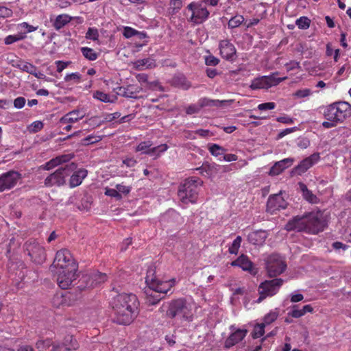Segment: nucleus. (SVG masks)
<instances>
[{
	"label": "nucleus",
	"mask_w": 351,
	"mask_h": 351,
	"mask_svg": "<svg viewBox=\"0 0 351 351\" xmlns=\"http://www.w3.org/2000/svg\"><path fill=\"white\" fill-rule=\"evenodd\" d=\"M279 161L275 162V164L271 167L269 170V175L271 176H277L279 175L281 172H282L285 169V166L283 165H279Z\"/></svg>",
	"instance_id": "47"
},
{
	"label": "nucleus",
	"mask_w": 351,
	"mask_h": 351,
	"mask_svg": "<svg viewBox=\"0 0 351 351\" xmlns=\"http://www.w3.org/2000/svg\"><path fill=\"white\" fill-rule=\"evenodd\" d=\"M142 88L139 86L129 85L126 87H121V94L125 97L128 98H138V94L141 92Z\"/></svg>",
	"instance_id": "26"
},
{
	"label": "nucleus",
	"mask_w": 351,
	"mask_h": 351,
	"mask_svg": "<svg viewBox=\"0 0 351 351\" xmlns=\"http://www.w3.org/2000/svg\"><path fill=\"white\" fill-rule=\"evenodd\" d=\"M304 299V295L298 292H293L290 294V300L291 302H298Z\"/></svg>",
	"instance_id": "62"
},
{
	"label": "nucleus",
	"mask_w": 351,
	"mask_h": 351,
	"mask_svg": "<svg viewBox=\"0 0 351 351\" xmlns=\"http://www.w3.org/2000/svg\"><path fill=\"white\" fill-rule=\"evenodd\" d=\"M278 315L279 311L277 308L270 311L267 314H266L264 316L263 323L265 324V326L271 324L275 320H276V319L278 317Z\"/></svg>",
	"instance_id": "37"
},
{
	"label": "nucleus",
	"mask_w": 351,
	"mask_h": 351,
	"mask_svg": "<svg viewBox=\"0 0 351 351\" xmlns=\"http://www.w3.org/2000/svg\"><path fill=\"white\" fill-rule=\"evenodd\" d=\"M242 239L240 236H237L233 241L232 245L229 247L228 251L230 254H237L241 246Z\"/></svg>",
	"instance_id": "46"
},
{
	"label": "nucleus",
	"mask_w": 351,
	"mask_h": 351,
	"mask_svg": "<svg viewBox=\"0 0 351 351\" xmlns=\"http://www.w3.org/2000/svg\"><path fill=\"white\" fill-rule=\"evenodd\" d=\"M324 116L326 119L322 123L324 128L335 127L351 116V105L346 101L335 102L326 108Z\"/></svg>",
	"instance_id": "2"
},
{
	"label": "nucleus",
	"mask_w": 351,
	"mask_h": 351,
	"mask_svg": "<svg viewBox=\"0 0 351 351\" xmlns=\"http://www.w3.org/2000/svg\"><path fill=\"white\" fill-rule=\"evenodd\" d=\"M230 329L232 332L225 341V347L227 348H230L242 341L247 332L246 329H237L234 330V328L233 326L230 327Z\"/></svg>",
	"instance_id": "20"
},
{
	"label": "nucleus",
	"mask_w": 351,
	"mask_h": 351,
	"mask_svg": "<svg viewBox=\"0 0 351 351\" xmlns=\"http://www.w3.org/2000/svg\"><path fill=\"white\" fill-rule=\"evenodd\" d=\"M267 237V232L260 230L249 234L248 240L254 245H262Z\"/></svg>",
	"instance_id": "25"
},
{
	"label": "nucleus",
	"mask_w": 351,
	"mask_h": 351,
	"mask_svg": "<svg viewBox=\"0 0 351 351\" xmlns=\"http://www.w3.org/2000/svg\"><path fill=\"white\" fill-rule=\"evenodd\" d=\"M265 325L263 323L256 324L252 331V337L254 339H257L262 337L265 333Z\"/></svg>",
	"instance_id": "43"
},
{
	"label": "nucleus",
	"mask_w": 351,
	"mask_h": 351,
	"mask_svg": "<svg viewBox=\"0 0 351 351\" xmlns=\"http://www.w3.org/2000/svg\"><path fill=\"white\" fill-rule=\"evenodd\" d=\"M266 269L269 276H277L281 274L286 269L287 265L279 254L269 255L266 261Z\"/></svg>",
	"instance_id": "10"
},
{
	"label": "nucleus",
	"mask_w": 351,
	"mask_h": 351,
	"mask_svg": "<svg viewBox=\"0 0 351 351\" xmlns=\"http://www.w3.org/2000/svg\"><path fill=\"white\" fill-rule=\"evenodd\" d=\"M85 116V113L80 110H74L69 112L60 119L61 124L75 123L82 119Z\"/></svg>",
	"instance_id": "21"
},
{
	"label": "nucleus",
	"mask_w": 351,
	"mask_h": 351,
	"mask_svg": "<svg viewBox=\"0 0 351 351\" xmlns=\"http://www.w3.org/2000/svg\"><path fill=\"white\" fill-rule=\"evenodd\" d=\"M219 48L221 56L227 60L232 61L236 56V49L228 40H223L219 42Z\"/></svg>",
	"instance_id": "19"
},
{
	"label": "nucleus",
	"mask_w": 351,
	"mask_h": 351,
	"mask_svg": "<svg viewBox=\"0 0 351 351\" xmlns=\"http://www.w3.org/2000/svg\"><path fill=\"white\" fill-rule=\"evenodd\" d=\"M73 156L71 154H64L57 156L46 162L43 166V169L45 170H50L62 163L69 162Z\"/></svg>",
	"instance_id": "23"
},
{
	"label": "nucleus",
	"mask_w": 351,
	"mask_h": 351,
	"mask_svg": "<svg viewBox=\"0 0 351 351\" xmlns=\"http://www.w3.org/2000/svg\"><path fill=\"white\" fill-rule=\"evenodd\" d=\"M93 97L104 103H112L115 99L114 97L110 96V95L100 90L94 92L93 94Z\"/></svg>",
	"instance_id": "32"
},
{
	"label": "nucleus",
	"mask_w": 351,
	"mask_h": 351,
	"mask_svg": "<svg viewBox=\"0 0 351 351\" xmlns=\"http://www.w3.org/2000/svg\"><path fill=\"white\" fill-rule=\"evenodd\" d=\"M196 308L197 305L193 301L180 298L169 304L167 315L181 322H191L193 319Z\"/></svg>",
	"instance_id": "3"
},
{
	"label": "nucleus",
	"mask_w": 351,
	"mask_h": 351,
	"mask_svg": "<svg viewBox=\"0 0 351 351\" xmlns=\"http://www.w3.org/2000/svg\"><path fill=\"white\" fill-rule=\"evenodd\" d=\"M10 63L14 67H16L23 71L27 72L29 74H31L33 72V70L34 69V65L25 62L21 59H17L16 60H11Z\"/></svg>",
	"instance_id": "29"
},
{
	"label": "nucleus",
	"mask_w": 351,
	"mask_h": 351,
	"mask_svg": "<svg viewBox=\"0 0 351 351\" xmlns=\"http://www.w3.org/2000/svg\"><path fill=\"white\" fill-rule=\"evenodd\" d=\"M168 149L167 144H161L158 146L152 147L150 153L151 156H154L155 158L159 157L162 154L165 152Z\"/></svg>",
	"instance_id": "40"
},
{
	"label": "nucleus",
	"mask_w": 351,
	"mask_h": 351,
	"mask_svg": "<svg viewBox=\"0 0 351 351\" xmlns=\"http://www.w3.org/2000/svg\"><path fill=\"white\" fill-rule=\"evenodd\" d=\"M26 38L25 34L8 35L4 38V43L7 45H12L14 43L23 40Z\"/></svg>",
	"instance_id": "42"
},
{
	"label": "nucleus",
	"mask_w": 351,
	"mask_h": 351,
	"mask_svg": "<svg viewBox=\"0 0 351 351\" xmlns=\"http://www.w3.org/2000/svg\"><path fill=\"white\" fill-rule=\"evenodd\" d=\"M152 143L151 141H143L140 143L136 147V152H141L150 156Z\"/></svg>",
	"instance_id": "38"
},
{
	"label": "nucleus",
	"mask_w": 351,
	"mask_h": 351,
	"mask_svg": "<svg viewBox=\"0 0 351 351\" xmlns=\"http://www.w3.org/2000/svg\"><path fill=\"white\" fill-rule=\"evenodd\" d=\"M202 182L199 179L191 178L186 180L179 187L178 192L180 201L184 204L195 203L197 198L199 186Z\"/></svg>",
	"instance_id": "4"
},
{
	"label": "nucleus",
	"mask_w": 351,
	"mask_h": 351,
	"mask_svg": "<svg viewBox=\"0 0 351 351\" xmlns=\"http://www.w3.org/2000/svg\"><path fill=\"white\" fill-rule=\"evenodd\" d=\"M320 159L319 153H314L310 156L304 158L300 164L295 167L294 171L298 175H302L310 169L315 164L317 163Z\"/></svg>",
	"instance_id": "18"
},
{
	"label": "nucleus",
	"mask_w": 351,
	"mask_h": 351,
	"mask_svg": "<svg viewBox=\"0 0 351 351\" xmlns=\"http://www.w3.org/2000/svg\"><path fill=\"white\" fill-rule=\"evenodd\" d=\"M285 66L287 71L288 72L300 68V62L295 60H291L289 62L286 63Z\"/></svg>",
	"instance_id": "59"
},
{
	"label": "nucleus",
	"mask_w": 351,
	"mask_h": 351,
	"mask_svg": "<svg viewBox=\"0 0 351 351\" xmlns=\"http://www.w3.org/2000/svg\"><path fill=\"white\" fill-rule=\"evenodd\" d=\"M287 203L281 194L270 195L267 202V211L271 214L287 208Z\"/></svg>",
	"instance_id": "17"
},
{
	"label": "nucleus",
	"mask_w": 351,
	"mask_h": 351,
	"mask_svg": "<svg viewBox=\"0 0 351 351\" xmlns=\"http://www.w3.org/2000/svg\"><path fill=\"white\" fill-rule=\"evenodd\" d=\"M219 62V59L212 55L208 56L205 58V63L208 66H216Z\"/></svg>",
	"instance_id": "57"
},
{
	"label": "nucleus",
	"mask_w": 351,
	"mask_h": 351,
	"mask_svg": "<svg viewBox=\"0 0 351 351\" xmlns=\"http://www.w3.org/2000/svg\"><path fill=\"white\" fill-rule=\"evenodd\" d=\"M105 195L109 197H114L117 199H121L122 198V195L119 194V192L116 189H105Z\"/></svg>",
	"instance_id": "49"
},
{
	"label": "nucleus",
	"mask_w": 351,
	"mask_h": 351,
	"mask_svg": "<svg viewBox=\"0 0 351 351\" xmlns=\"http://www.w3.org/2000/svg\"><path fill=\"white\" fill-rule=\"evenodd\" d=\"M116 188L117 191L119 192V194L128 195L132 189V187L130 186H125L121 184H119L116 185Z\"/></svg>",
	"instance_id": "58"
},
{
	"label": "nucleus",
	"mask_w": 351,
	"mask_h": 351,
	"mask_svg": "<svg viewBox=\"0 0 351 351\" xmlns=\"http://www.w3.org/2000/svg\"><path fill=\"white\" fill-rule=\"evenodd\" d=\"M80 79L81 75L77 72L66 74L64 77V81L67 82L71 81L79 82Z\"/></svg>",
	"instance_id": "52"
},
{
	"label": "nucleus",
	"mask_w": 351,
	"mask_h": 351,
	"mask_svg": "<svg viewBox=\"0 0 351 351\" xmlns=\"http://www.w3.org/2000/svg\"><path fill=\"white\" fill-rule=\"evenodd\" d=\"M230 265L233 267H239L243 271L252 272L253 269V263L249 258L244 254L239 256L235 261H232Z\"/></svg>",
	"instance_id": "22"
},
{
	"label": "nucleus",
	"mask_w": 351,
	"mask_h": 351,
	"mask_svg": "<svg viewBox=\"0 0 351 351\" xmlns=\"http://www.w3.org/2000/svg\"><path fill=\"white\" fill-rule=\"evenodd\" d=\"M77 270L67 269L64 270H58L57 282L59 287L62 289H66L70 287L73 282L76 279Z\"/></svg>",
	"instance_id": "16"
},
{
	"label": "nucleus",
	"mask_w": 351,
	"mask_h": 351,
	"mask_svg": "<svg viewBox=\"0 0 351 351\" xmlns=\"http://www.w3.org/2000/svg\"><path fill=\"white\" fill-rule=\"evenodd\" d=\"M288 315L294 318H300L304 315L302 309H298V305H293L291 311L288 313Z\"/></svg>",
	"instance_id": "50"
},
{
	"label": "nucleus",
	"mask_w": 351,
	"mask_h": 351,
	"mask_svg": "<svg viewBox=\"0 0 351 351\" xmlns=\"http://www.w3.org/2000/svg\"><path fill=\"white\" fill-rule=\"evenodd\" d=\"M18 26L22 29H26V33H31L38 29V26H33L29 25L27 22H23L18 25Z\"/></svg>",
	"instance_id": "56"
},
{
	"label": "nucleus",
	"mask_w": 351,
	"mask_h": 351,
	"mask_svg": "<svg viewBox=\"0 0 351 351\" xmlns=\"http://www.w3.org/2000/svg\"><path fill=\"white\" fill-rule=\"evenodd\" d=\"M21 178V174L15 171H10L0 175V192L14 187Z\"/></svg>",
	"instance_id": "15"
},
{
	"label": "nucleus",
	"mask_w": 351,
	"mask_h": 351,
	"mask_svg": "<svg viewBox=\"0 0 351 351\" xmlns=\"http://www.w3.org/2000/svg\"><path fill=\"white\" fill-rule=\"evenodd\" d=\"M250 87L253 90L261 88H269L266 81V76H261L260 77L253 80Z\"/></svg>",
	"instance_id": "33"
},
{
	"label": "nucleus",
	"mask_w": 351,
	"mask_h": 351,
	"mask_svg": "<svg viewBox=\"0 0 351 351\" xmlns=\"http://www.w3.org/2000/svg\"><path fill=\"white\" fill-rule=\"evenodd\" d=\"M113 302L123 306L125 310L138 313L139 302L136 295L132 293H121L114 298Z\"/></svg>",
	"instance_id": "14"
},
{
	"label": "nucleus",
	"mask_w": 351,
	"mask_h": 351,
	"mask_svg": "<svg viewBox=\"0 0 351 351\" xmlns=\"http://www.w3.org/2000/svg\"><path fill=\"white\" fill-rule=\"evenodd\" d=\"M76 169V165L71 162L64 167L58 169L55 172L48 176L44 182L47 187L61 186L66 182V178L70 173Z\"/></svg>",
	"instance_id": "6"
},
{
	"label": "nucleus",
	"mask_w": 351,
	"mask_h": 351,
	"mask_svg": "<svg viewBox=\"0 0 351 351\" xmlns=\"http://www.w3.org/2000/svg\"><path fill=\"white\" fill-rule=\"evenodd\" d=\"M43 123L42 121H34L29 127V130L32 132H37L43 128Z\"/></svg>",
	"instance_id": "53"
},
{
	"label": "nucleus",
	"mask_w": 351,
	"mask_h": 351,
	"mask_svg": "<svg viewBox=\"0 0 351 351\" xmlns=\"http://www.w3.org/2000/svg\"><path fill=\"white\" fill-rule=\"evenodd\" d=\"M299 189L302 192L303 197L311 204H317L319 202V198L314 195L312 191H309L306 184L302 182L298 184Z\"/></svg>",
	"instance_id": "28"
},
{
	"label": "nucleus",
	"mask_w": 351,
	"mask_h": 351,
	"mask_svg": "<svg viewBox=\"0 0 351 351\" xmlns=\"http://www.w3.org/2000/svg\"><path fill=\"white\" fill-rule=\"evenodd\" d=\"M324 221L322 213L319 211L310 213L306 216L295 217L290 220L286 225L287 231L295 230L298 232H306L317 234L323 230Z\"/></svg>",
	"instance_id": "1"
},
{
	"label": "nucleus",
	"mask_w": 351,
	"mask_h": 351,
	"mask_svg": "<svg viewBox=\"0 0 351 351\" xmlns=\"http://www.w3.org/2000/svg\"><path fill=\"white\" fill-rule=\"evenodd\" d=\"M26 100L23 97H19L14 100V106L17 109H21L24 107Z\"/></svg>",
	"instance_id": "61"
},
{
	"label": "nucleus",
	"mask_w": 351,
	"mask_h": 351,
	"mask_svg": "<svg viewBox=\"0 0 351 351\" xmlns=\"http://www.w3.org/2000/svg\"><path fill=\"white\" fill-rule=\"evenodd\" d=\"M311 23L310 19L306 16H301L295 21L296 25L299 29H306L309 27Z\"/></svg>",
	"instance_id": "45"
},
{
	"label": "nucleus",
	"mask_w": 351,
	"mask_h": 351,
	"mask_svg": "<svg viewBox=\"0 0 351 351\" xmlns=\"http://www.w3.org/2000/svg\"><path fill=\"white\" fill-rule=\"evenodd\" d=\"M25 251L31 259L36 263H41L45 259V251L36 240L30 239L24 245Z\"/></svg>",
	"instance_id": "13"
},
{
	"label": "nucleus",
	"mask_w": 351,
	"mask_h": 351,
	"mask_svg": "<svg viewBox=\"0 0 351 351\" xmlns=\"http://www.w3.org/2000/svg\"><path fill=\"white\" fill-rule=\"evenodd\" d=\"M145 282L152 290L157 293L165 294L171 290L175 285L176 280L173 278L166 280L159 279L155 275L154 267H150L147 271Z\"/></svg>",
	"instance_id": "5"
},
{
	"label": "nucleus",
	"mask_w": 351,
	"mask_h": 351,
	"mask_svg": "<svg viewBox=\"0 0 351 351\" xmlns=\"http://www.w3.org/2000/svg\"><path fill=\"white\" fill-rule=\"evenodd\" d=\"M230 101L227 100H219V99H210L206 97L201 98L197 101V105L199 106V110L205 106H222L225 103L230 102Z\"/></svg>",
	"instance_id": "30"
},
{
	"label": "nucleus",
	"mask_w": 351,
	"mask_h": 351,
	"mask_svg": "<svg viewBox=\"0 0 351 351\" xmlns=\"http://www.w3.org/2000/svg\"><path fill=\"white\" fill-rule=\"evenodd\" d=\"M278 74V72L271 73L269 75L266 76V81L267 83L268 88L279 84L280 82L287 79V77H276V76Z\"/></svg>",
	"instance_id": "34"
},
{
	"label": "nucleus",
	"mask_w": 351,
	"mask_h": 351,
	"mask_svg": "<svg viewBox=\"0 0 351 351\" xmlns=\"http://www.w3.org/2000/svg\"><path fill=\"white\" fill-rule=\"evenodd\" d=\"M208 147L210 153L215 157L221 158L226 152V149L225 148L219 146L217 144H208Z\"/></svg>",
	"instance_id": "35"
},
{
	"label": "nucleus",
	"mask_w": 351,
	"mask_h": 351,
	"mask_svg": "<svg viewBox=\"0 0 351 351\" xmlns=\"http://www.w3.org/2000/svg\"><path fill=\"white\" fill-rule=\"evenodd\" d=\"M112 309L113 321L120 325L130 324L138 315V313L123 309V306L114 302H112Z\"/></svg>",
	"instance_id": "11"
},
{
	"label": "nucleus",
	"mask_w": 351,
	"mask_h": 351,
	"mask_svg": "<svg viewBox=\"0 0 351 351\" xmlns=\"http://www.w3.org/2000/svg\"><path fill=\"white\" fill-rule=\"evenodd\" d=\"M86 38L87 39H90L93 40H96L99 38V33L97 29L90 27L88 28L86 34Z\"/></svg>",
	"instance_id": "51"
},
{
	"label": "nucleus",
	"mask_w": 351,
	"mask_h": 351,
	"mask_svg": "<svg viewBox=\"0 0 351 351\" xmlns=\"http://www.w3.org/2000/svg\"><path fill=\"white\" fill-rule=\"evenodd\" d=\"M138 34V31L130 27H125L123 35L124 37L129 38Z\"/></svg>",
	"instance_id": "55"
},
{
	"label": "nucleus",
	"mask_w": 351,
	"mask_h": 351,
	"mask_svg": "<svg viewBox=\"0 0 351 351\" xmlns=\"http://www.w3.org/2000/svg\"><path fill=\"white\" fill-rule=\"evenodd\" d=\"M12 14V11L4 6H0V17L1 18H7L11 16Z\"/></svg>",
	"instance_id": "63"
},
{
	"label": "nucleus",
	"mask_w": 351,
	"mask_h": 351,
	"mask_svg": "<svg viewBox=\"0 0 351 351\" xmlns=\"http://www.w3.org/2000/svg\"><path fill=\"white\" fill-rule=\"evenodd\" d=\"M283 280L280 278H275L262 282L258 287L259 298L256 302H261L265 298L271 297L276 294L282 286Z\"/></svg>",
	"instance_id": "9"
},
{
	"label": "nucleus",
	"mask_w": 351,
	"mask_h": 351,
	"mask_svg": "<svg viewBox=\"0 0 351 351\" xmlns=\"http://www.w3.org/2000/svg\"><path fill=\"white\" fill-rule=\"evenodd\" d=\"M295 119L291 118L287 115H283L276 118V121L285 124H291L294 123Z\"/></svg>",
	"instance_id": "60"
},
{
	"label": "nucleus",
	"mask_w": 351,
	"mask_h": 351,
	"mask_svg": "<svg viewBox=\"0 0 351 351\" xmlns=\"http://www.w3.org/2000/svg\"><path fill=\"white\" fill-rule=\"evenodd\" d=\"M244 17L242 15H236L232 17L228 23V27L233 29L239 27L244 22Z\"/></svg>",
	"instance_id": "41"
},
{
	"label": "nucleus",
	"mask_w": 351,
	"mask_h": 351,
	"mask_svg": "<svg viewBox=\"0 0 351 351\" xmlns=\"http://www.w3.org/2000/svg\"><path fill=\"white\" fill-rule=\"evenodd\" d=\"M62 348V351L76 350L79 344L73 335H68L65 336L62 343L59 345Z\"/></svg>",
	"instance_id": "27"
},
{
	"label": "nucleus",
	"mask_w": 351,
	"mask_h": 351,
	"mask_svg": "<svg viewBox=\"0 0 351 351\" xmlns=\"http://www.w3.org/2000/svg\"><path fill=\"white\" fill-rule=\"evenodd\" d=\"M342 233L351 237V218H348L346 224L343 228Z\"/></svg>",
	"instance_id": "64"
},
{
	"label": "nucleus",
	"mask_w": 351,
	"mask_h": 351,
	"mask_svg": "<svg viewBox=\"0 0 351 351\" xmlns=\"http://www.w3.org/2000/svg\"><path fill=\"white\" fill-rule=\"evenodd\" d=\"M107 280L106 274L99 271H93L86 274L80 279V285H78V289L84 290L86 289L93 288L101 283L104 282Z\"/></svg>",
	"instance_id": "12"
},
{
	"label": "nucleus",
	"mask_w": 351,
	"mask_h": 351,
	"mask_svg": "<svg viewBox=\"0 0 351 351\" xmlns=\"http://www.w3.org/2000/svg\"><path fill=\"white\" fill-rule=\"evenodd\" d=\"M87 170L84 169H81L74 172L70 178V187L74 188L80 185L83 180L87 176Z\"/></svg>",
	"instance_id": "24"
},
{
	"label": "nucleus",
	"mask_w": 351,
	"mask_h": 351,
	"mask_svg": "<svg viewBox=\"0 0 351 351\" xmlns=\"http://www.w3.org/2000/svg\"><path fill=\"white\" fill-rule=\"evenodd\" d=\"M186 9L191 13L189 21L194 24L204 23L210 14L209 11L201 1L191 2L187 5Z\"/></svg>",
	"instance_id": "7"
},
{
	"label": "nucleus",
	"mask_w": 351,
	"mask_h": 351,
	"mask_svg": "<svg viewBox=\"0 0 351 351\" xmlns=\"http://www.w3.org/2000/svg\"><path fill=\"white\" fill-rule=\"evenodd\" d=\"M72 20V17L66 14H60L56 16L54 22L53 27L56 30H60Z\"/></svg>",
	"instance_id": "31"
},
{
	"label": "nucleus",
	"mask_w": 351,
	"mask_h": 351,
	"mask_svg": "<svg viewBox=\"0 0 351 351\" xmlns=\"http://www.w3.org/2000/svg\"><path fill=\"white\" fill-rule=\"evenodd\" d=\"M313 94V92L309 88H303L296 90L293 93V97L295 99H304L307 98Z\"/></svg>",
	"instance_id": "44"
},
{
	"label": "nucleus",
	"mask_w": 351,
	"mask_h": 351,
	"mask_svg": "<svg viewBox=\"0 0 351 351\" xmlns=\"http://www.w3.org/2000/svg\"><path fill=\"white\" fill-rule=\"evenodd\" d=\"M276 108L274 102L263 103L258 105L257 108L261 111L273 110Z\"/></svg>",
	"instance_id": "54"
},
{
	"label": "nucleus",
	"mask_w": 351,
	"mask_h": 351,
	"mask_svg": "<svg viewBox=\"0 0 351 351\" xmlns=\"http://www.w3.org/2000/svg\"><path fill=\"white\" fill-rule=\"evenodd\" d=\"M52 344L51 340L47 339L45 340H38L36 342V348L38 349L40 351H43L47 348H49Z\"/></svg>",
	"instance_id": "48"
},
{
	"label": "nucleus",
	"mask_w": 351,
	"mask_h": 351,
	"mask_svg": "<svg viewBox=\"0 0 351 351\" xmlns=\"http://www.w3.org/2000/svg\"><path fill=\"white\" fill-rule=\"evenodd\" d=\"M82 55L88 60H95L98 58V54L95 51L94 49L84 47L81 48Z\"/></svg>",
	"instance_id": "39"
},
{
	"label": "nucleus",
	"mask_w": 351,
	"mask_h": 351,
	"mask_svg": "<svg viewBox=\"0 0 351 351\" xmlns=\"http://www.w3.org/2000/svg\"><path fill=\"white\" fill-rule=\"evenodd\" d=\"M54 267L58 270H64L71 269V270H77V265L73 259L70 252L66 249H62L57 252L53 261Z\"/></svg>",
	"instance_id": "8"
},
{
	"label": "nucleus",
	"mask_w": 351,
	"mask_h": 351,
	"mask_svg": "<svg viewBox=\"0 0 351 351\" xmlns=\"http://www.w3.org/2000/svg\"><path fill=\"white\" fill-rule=\"evenodd\" d=\"M135 68L138 70H143L145 68H152L154 63L149 58L138 60L134 62Z\"/></svg>",
	"instance_id": "36"
}]
</instances>
